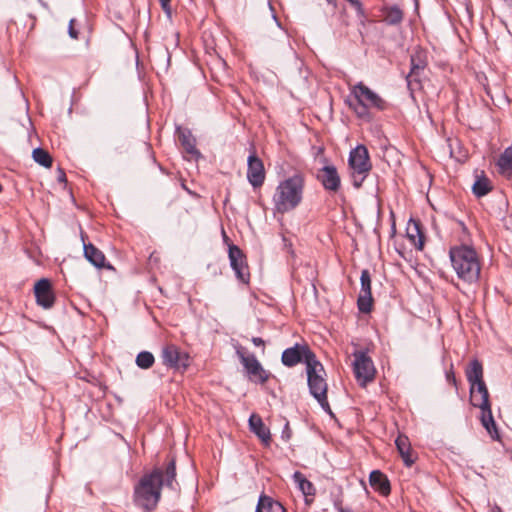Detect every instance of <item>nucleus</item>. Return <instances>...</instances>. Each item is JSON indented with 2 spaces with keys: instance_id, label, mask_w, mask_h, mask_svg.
I'll return each instance as SVG.
<instances>
[{
  "instance_id": "obj_1",
  "label": "nucleus",
  "mask_w": 512,
  "mask_h": 512,
  "mask_svg": "<svg viewBox=\"0 0 512 512\" xmlns=\"http://www.w3.org/2000/svg\"><path fill=\"white\" fill-rule=\"evenodd\" d=\"M175 477L174 459L167 464L165 470L155 468L150 473L143 475L134 488L135 505L146 512L154 510L160 500L162 486L174 489Z\"/></svg>"
},
{
  "instance_id": "obj_2",
  "label": "nucleus",
  "mask_w": 512,
  "mask_h": 512,
  "mask_svg": "<svg viewBox=\"0 0 512 512\" xmlns=\"http://www.w3.org/2000/svg\"><path fill=\"white\" fill-rule=\"evenodd\" d=\"M304 188L305 177L300 173L281 181L272 198L274 210L284 214L297 208L303 200Z\"/></svg>"
},
{
  "instance_id": "obj_3",
  "label": "nucleus",
  "mask_w": 512,
  "mask_h": 512,
  "mask_svg": "<svg viewBox=\"0 0 512 512\" xmlns=\"http://www.w3.org/2000/svg\"><path fill=\"white\" fill-rule=\"evenodd\" d=\"M450 260L459 279L468 284L478 282L481 263L475 249L466 245L454 247L450 250Z\"/></svg>"
},
{
  "instance_id": "obj_4",
  "label": "nucleus",
  "mask_w": 512,
  "mask_h": 512,
  "mask_svg": "<svg viewBox=\"0 0 512 512\" xmlns=\"http://www.w3.org/2000/svg\"><path fill=\"white\" fill-rule=\"evenodd\" d=\"M306 370L310 393L326 412L332 414L330 405L327 400L328 386L325 379L326 372L323 365L317 359L312 360L310 358Z\"/></svg>"
},
{
  "instance_id": "obj_5",
  "label": "nucleus",
  "mask_w": 512,
  "mask_h": 512,
  "mask_svg": "<svg viewBox=\"0 0 512 512\" xmlns=\"http://www.w3.org/2000/svg\"><path fill=\"white\" fill-rule=\"evenodd\" d=\"M351 93L357 100L354 111L359 118L370 120L369 109L384 110L386 108V102L362 82L352 86Z\"/></svg>"
},
{
  "instance_id": "obj_6",
  "label": "nucleus",
  "mask_w": 512,
  "mask_h": 512,
  "mask_svg": "<svg viewBox=\"0 0 512 512\" xmlns=\"http://www.w3.org/2000/svg\"><path fill=\"white\" fill-rule=\"evenodd\" d=\"M349 166L352 171L353 184L359 188L372 167L365 146L358 145L350 152Z\"/></svg>"
},
{
  "instance_id": "obj_7",
  "label": "nucleus",
  "mask_w": 512,
  "mask_h": 512,
  "mask_svg": "<svg viewBox=\"0 0 512 512\" xmlns=\"http://www.w3.org/2000/svg\"><path fill=\"white\" fill-rule=\"evenodd\" d=\"M353 372L360 386L365 387L372 382L375 377L376 369L372 359L364 351H356L353 354Z\"/></svg>"
},
{
  "instance_id": "obj_8",
  "label": "nucleus",
  "mask_w": 512,
  "mask_h": 512,
  "mask_svg": "<svg viewBox=\"0 0 512 512\" xmlns=\"http://www.w3.org/2000/svg\"><path fill=\"white\" fill-rule=\"evenodd\" d=\"M236 353L251 381L265 383L268 380V372L253 354H247L243 348H238Z\"/></svg>"
},
{
  "instance_id": "obj_9",
  "label": "nucleus",
  "mask_w": 512,
  "mask_h": 512,
  "mask_svg": "<svg viewBox=\"0 0 512 512\" xmlns=\"http://www.w3.org/2000/svg\"><path fill=\"white\" fill-rule=\"evenodd\" d=\"M310 356L312 360H316L315 354L308 348V346L296 344L294 347L284 350L281 359L282 363L287 367H293L303 361L307 368Z\"/></svg>"
},
{
  "instance_id": "obj_10",
  "label": "nucleus",
  "mask_w": 512,
  "mask_h": 512,
  "mask_svg": "<svg viewBox=\"0 0 512 512\" xmlns=\"http://www.w3.org/2000/svg\"><path fill=\"white\" fill-rule=\"evenodd\" d=\"M229 260L232 269L235 271L236 277L241 282L248 283L250 278L248 266L245 256L238 246H229Z\"/></svg>"
},
{
  "instance_id": "obj_11",
  "label": "nucleus",
  "mask_w": 512,
  "mask_h": 512,
  "mask_svg": "<svg viewBox=\"0 0 512 512\" xmlns=\"http://www.w3.org/2000/svg\"><path fill=\"white\" fill-rule=\"evenodd\" d=\"M247 179L254 187H261L265 181V168L262 160L255 153H251L248 157Z\"/></svg>"
},
{
  "instance_id": "obj_12",
  "label": "nucleus",
  "mask_w": 512,
  "mask_h": 512,
  "mask_svg": "<svg viewBox=\"0 0 512 512\" xmlns=\"http://www.w3.org/2000/svg\"><path fill=\"white\" fill-rule=\"evenodd\" d=\"M361 289L358 297V308L361 312L368 313L372 307L371 277L368 270L361 272Z\"/></svg>"
},
{
  "instance_id": "obj_13",
  "label": "nucleus",
  "mask_w": 512,
  "mask_h": 512,
  "mask_svg": "<svg viewBox=\"0 0 512 512\" xmlns=\"http://www.w3.org/2000/svg\"><path fill=\"white\" fill-rule=\"evenodd\" d=\"M163 363L171 368L185 369L188 366V355L180 352V350L174 346H166L162 350Z\"/></svg>"
},
{
  "instance_id": "obj_14",
  "label": "nucleus",
  "mask_w": 512,
  "mask_h": 512,
  "mask_svg": "<svg viewBox=\"0 0 512 512\" xmlns=\"http://www.w3.org/2000/svg\"><path fill=\"white\" fill-rule=\"evenodd\" d=\"M317 178L323 187L330 192H337L340 188V176L337 169L332 165H327L320 169Z\"/></svg>"
},
{
  "instance_id": "obj_15",
  "label": "nucleus",
  "mask_w": 512,
  "mask_h": 512,
  "mask_svg": "<svg viewBox=\"0 0 512 512\" xmlns=\"http://www.w3.org/2000/svg\"><path fill=\"white\" fill-rule=\"evenodd\" d=\"M34 293L37 303L45 309L52 307L54 295L48 279H40L34 286Z\"/></svg>"
},
{
  "instance_id": "obj_16",
  "label": "nucleus",
  "mask_w": 512,
  "mask_h": 512,
  "mask_svg": "<svg viewBox=\"0 0 512 512\" xmlns=\"http://www.w3.org/2000/svg\"><path fill=\"white\" fill-rule=\"evenodd\" d=\"M249 427L251 431L258 436V438L263 442L265 446H269L271 441V434L259 415L252 414L250 416Z\"/></svg>"
},
{
  "instance_id": "obj_17",
  "label": "nucleus",
  "mask_w": 512,
  "mask_h": 512,
  "mask_svg": "<svg viewBox=\"0 0 512 512\" xmlns=\"http://www.w3.org/2000/svg\"><path fill=\"white\" fill-rule=\"evenodd\" d=\"M397 450L406 466L410 467L415 462V457L411 451V444L407 436L399 435L395 440Z\"/></svg>"
},
{
  "instance_id": "obj_18",
  "label": "nucleus",
  "mask_w": 512,
  "mask_h": 512,
  "mask_svg": "<svg viewBox=\"0 0 512 512\" xmlns=\"http://www.w3.org/2000/svg\"><path fill=\"white\" fill-rule=\"evenodd\" d=\"M369 482L371 487L380 494L387 496L390 493V483L386 475L379 470L370 473Z\"/></svg>"
},
{
  "instance_id": "obj_19",
  "label": "nucleus",
  "mask_w": 512,
  "mask_h": 512,
  "mask_svg": "<svg viewBox=\"0 0 512 512\" xmlns=\"http://www.w3.org/2000/svg\"><path fill=\"white\" fill-rule=\"evenodd\" d=\"M497 166L500 174L507 178L512 177V145L500 155Z\"/></svg>"
},
{
  "instance_id": "obj_20",
  "label": "nucleus",
  "mask_w": 512,
  "mask_h": 512,
  "mask_svg": "<svg viewBox=\"0 0 512 512\" xmlns=\"http://www.w3.org/2000/svg\"><path fill=\"white\" fill-rule=\"evenodd\" d=\"M407 237L411 244L421 250L423 248V235L420 230V225L416 221H410L407 226Z\"/></svg>"
},
{
  "instance_id": "obj_21",
  "label": "nucleus",
  "mask_w": 512,
  "mask_h": 512,
  "mask_svg": "<svg viewBox=\"0 0 512 512\" xmlns=\"http://www.w3.org/2000/svg\"><path fill=\"white\" fill-rule=\"evenodd\" d=\"M85 258L96 267H104L105 256L92 244H84Z\"/></svg>"
},
{
  "instance_id": "obj_22",
  "label": "nucleus",
  "mask_w": 512,
  "mask_h": 512,
  "mask_svg": "<svg viewBox=\"0 0 512 512\" xmlns=\"http://www.w3.org/2000/svg\"><path fill=\"white\" fill-rule=\"evenodd\" d=\"M481 423L483 427L487 430L489 435L493 439H498V431L496 428V424L492 415L491 406L485 409H481V417H480Z\"/></svg>"
},
{
  "instance_id": "obj_23",
  "label": "nucleus",
  "mask_w": 512,
  "mask_h": 512,
  "mask_svg": "<svg viewBox=\"0 0 512 512\" xmlns=\"http://www.w3.org/2000/svg\"><path fill=\"white\" fill-rule=\"evenodd\" d=\"M284 507L278 502L268 496H261L259 498L255 512H284Z\"/></svg>"
},
{
  "instance_id": "obj_24",
  "label": "nucleus",
  "mask_w": 512,
  "mask_h": 512,
  "mask_svg": "<svg viewBox=\"0 0 512 512\" xmlns=\"http://www.w3.org/2000/svg\"><path fill=\"white\" fill-rule=\"evenodd\" d=\"M382 16L387 24L396 25L403 20V11L398 6H386L382 9Z\"/></svg>"
},
{
  "instance_id": "obj_25",
  "label": "nucleus",
  "mask_w": 512,
  "mask_h": 512,
  "mask_svg": "<svg viewBox=\"0 0 512 512\" xmlns=\"http://www.w3.org/2000/svg\"><path fill=\"white\" fill-rule=\"evenodd\" d=\"M427 65L426 55L423 51L417 50L411 55V72L409 76H417Z\"/></svg>"
},
{
  "instance_id": "obj_26",
  "label": "nucleus",
  "mask_w": 512,
  "mask_h": 512,
  "mask_svg": "<svg viewBox=\"0 0 512 512\" xmlns=\"http://www.w3.org/2000/svg\"><path fill=\"white\" fill-rule=\"evenodd\" d=\"M466 376L470 384L483 381V368L478 360H473L470 363V366L466 371Z\"/></svg>"
},
{
  "instance_id": "obj_27",
  "label": "nucleus",
  "mask_w": 512,
  "mask_h": 512,
  "mask_svg": "<svg viewBox=\"0 0 512 512\" xmlns=\"http://www.w3.org/2000/svg\"><path fill=\"white\" fill-rule=\"evenodd\" d=\"M492 189L490 180L485 177H478L473 184L472 190L477 197H482L488 194Z\"/></svg>"
},
{
  "instance_id": "obj_28",
  "label": "nucleus",
  "mask_w": 512,
  "mask_h": 512,
  "mask_svg": "<svg viewBox=\"0 0 512 512\" xmlns=\"http://www.w3.org/2000/svg\"><path fill=\"white\" fill-rule=\"evenodd\" d=\"M293 478L304 495L313 496L315 494L313 484L308 481L301 472H295Z\"/></svg>"
},
{
  "instance_id": "obj_29",
  "label": "nucleus",
  "mask_w": 512,
  "mask_h": 512,
  "mask_svg": "<svg viewBox=\"0 0 512 512\" xmlns=\"http://www.w3.org/2000/svg\"><path fill=\"white\" fill-rule=\"evenodd\" d=\"M180 142L185 151L193 156H199V152L195 147V139L190 133L181 132L179 135Z\"/></svg>"
},
{
  "instance_id": "obj_30",
  "label": "nucleus",
  "mask_w": 512,
  "mask_h": 512,
  "mask_svg": "<svg viewBox=\"0 0 512 512\" xmlns=\"http://www.w3.org/2000/svg\"><path fill=\"white\" fill-rule=\"evenodd\" d=\"M32 157L36 163L43 167L50 168L52 165V157L46 150L42 148L34 149L32 152Z\"/></svg>"
},
{
  "instance_id": "obj_31",
  "label": "nucleus",
  "mask_w": 512,
  "mask_h": 512,
  "mask_svg": "<svg viewBox=\"0 0 512 512\" xmlns=\"http://www.w3.org/2000/svg\"><path fill=\"white\" fill-rule=\"evenodd\" d=\"M470 402L474 407H478L480 410L490 407L489 395L478 394L474 391H470Z\"/></svg>"
},
{
  "instance_id": "obj_32",
  "label": "nucleus",
  "mask_w": 512,
  "mask_h": 512,
  "mask_svg": "<svg viewBox=\"0 0 512 512\" xmlns=\"http://www.w3.org/2000/svg\"><path fill=\"white\" fill-rule=\"evenodd\" d=\"M154 363V356L148 351L140 352L136 357V364L141 369H148Z\"/></svg>"
},
{
  "instance_id": "obj_33",
  "label": "nucleus",
  "mask_w": 512,
  "mask_h": 512,
  "mask_svg": "<svg viewBox=\"0 0 512 512\" xmlns=\"http://www.w3.org/2000/svg\"><path fill=\"white\" fill-rule=\"evenodd\" d=\"M470 391H474L475 393H478V394H484L485 395H489L488 393V390H487V387L484 383V381H479V382H475V383H471L470 384Z\"/></svg>"
},
{
  "instance_id": "obj_34",
  "label": "nucleus",
  "mask_w": 512,
  "mask_h": 512,
  "mask_svg": "<svg viewBox=\"0 0 512 512\" xmlns=\"http://www.w3.org/2000/svg\"><path fill=\"white\" fill-rule=\"evenodd\" d=\"M74 23H75V20L71 19L70 23H69L68 33H69L71 38L77 39L78 38V31L74 28Z\"/></svg>"
},
{
  "instance_id": "obj_35",
  "label": "nucleus",
  "mask_w": 512,
  "mask_h": 512,
  "mask_svg": "<svg viewBox=\"0 0 512 512\" xmlns=\"http://www.w3.org/2000/svg\"><path fill=\"white\" fill-rule=\"evenodd\" d=\"M160 4H161V7L163 8L164 11H166L167 13L170 12V0H159Z\"/></svg>"
},
{
  "instance_id": "obj_36",
  "label": "nucleus",
  "mask_w": 512,
  "mask_h": 512,
  "mask_svg": "<svg viewBox=\"0 0 512 512\" xmlns=\"http://www.w3.org/2000/svg\"><path fill=\"white\" fill-rule=\"evenodd\" d=\"M252 343L255 346H262V347H264V345H265L264 340L262 338H260V337H253L252 338Z\"/></svg>"
},
{
  "instance_id": "obj_37",
  "label": "nucleus",
  "mask_w": 512,
  "mask_h": 512,
  "mask_svg": "<svg viewBox=\"0 0 512 512\" xmlns=\"http://www.w3.org/2000/svg\"><path fill=\"white\" fill-rule=\"evenodd\" d=\"M58 180L60 182H66V175L62 170H59Z\"/></svg>"
},
{
  "instance_id": "obj_38",
  "label": "nucleus",
  "mask_w": 512,
  "mask_h": 512,
  "mask_svg": "<svg viewBox=\"0 0 512 512\" xmlns=\"http://www.w3.org/2000/svg\"><path fill=\"white\" fill-rule=\"evenodd\" d=\"M338 510H339V512H351V511L346 510V509H344V508H342V507H340Z\"/></svg>"
},
{
  "instance_id": "obj_39",
  "label": "nucleus",
  "mask_w": 512,
  "mask_h": 512,
  "mask_svg": "<svg viewBox=\"0 0 512 512\" xmlns=\"http://www.w3.org/2000/svg\"><path fill=\"white\" fill-rule=\"evenodd\" d=\"M506 2H508L510 5H512V0H505Z\"/></svg>"
},
{
  "instance_id": "obj_40",
  "label": "nucleus",
  "mask_w": 512,
  "mask_h": 512,
  "mask_svg": "<svg viewBox=\"0 0 512 512\" xmlns=\"http://www.w3.org/2000/svg\"><path fill=\"white\" fill-rule=\"evenodd\" d=\"M328 2H331V0H327Z\"/></svg>"
}]
</instances>
